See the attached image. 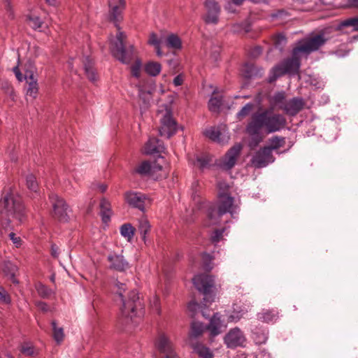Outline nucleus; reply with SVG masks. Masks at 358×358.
<instances>
[{"label":"nucleus","mask_w":358,"mask_h":358,"mask_svg":"<svg viewBox=\"0 0 358 358\" xmlns=\"http://www.w3.org/2000/svg\"><path fill=\"white\" fill-rule=\"evenodd\" d=\"M97 189L100 192L103 193L107 189V185L105 184H99L97 185Z\"/></svg>","instance_id":"680f3d73"},{"label":"nucleus","mask_w":358,"mask_h":358,"mask_svg":"<svg viewBox=\"0 0 358 358\" xmlns=\"http://www.w3.org/2000/svg\"><path fill=\"white\" fill-rule=\"evenodd\" d=\"M194 350L201 358H213V355L209 350L201 344H197L194 347Z\"/></svg>","instance_id":"4c0bfd02"},{"label":"nucleus","mask_w":358,"mask_h":358,"mask_svg":"<svg viewBox=\"0 0 358 358\" xmlns=\"http://www.w3.org/2000/svg\"><path fill=\"white\" fill-rule=\"evenodd\" d=\"M151 307L158 315L161 313L159 301L157 296H155L153 300L151 301Z\"/></svg>","instance_id":"864d4df0"},{"label":"nucleus","mask_w":358,"mask_h":358,"mask_svg":"<svg viewBox=\"0 0 358 358\" xmlns=\"http://www.w3.org/2000/svg\"><path fill=\"white\" fill-rule=\"evenodd\" d=\"M9 237L10 240L13 241V244H15L17 248L20 247L22 245V239L20 238V237L17 236L15 233H10Z\"/></svg>","instance_id":"5fc2aeb1"},{"label":"nucleus","mask_w":358,"mask_h":358,"mask_svg":"<svg viewBox=\"0 0 358 358\" xmlns=\"http://www.w3.org/2000/svg\"><path fill=\"white\" fill-rule=\"evenodd\" d=\"M327 38L324 34H317L313 37L307 38L302 43L299 44L294 48V55L300 52L309 54L311 52L317 50L322 46Z\"/></svg>","instance_id":"1a4fd4ad"},{"label":"nucleus","mask_w":358,"mask_h":358,"mask_svg":"<svg viewBox=\"0 0 358 358\" xmlns=\"http://www.w3.org/2000/svg\"><path fill=\"white\" fill-rule=\"evenodd\" d=\"M195 287L204 295L206 303L213 301L212 288L214 287V279L208 275H196L192 279Z\"/></svg>","instance_id":"6e6552de"},{"label":"nucleus","mask_w":358,"mask_h":358,"mask_svg":"<svg viewBox=\"0 0 358 358\" xmlns=\"http://www.w3.org/2000/svg\"><path fill=\"white\" fill-rule=\"evenodd\" d=\"M222 321L218 313L214 314L208 326L210 335L215 336L221 333Z\"/></svg>","instance_id":"b1692460"},{"label":"nucleus","mask_w":358,"mask_h":358,"mask_svg":"<svg viewBox=\"0 0 358 358\" xmlns=\"http://www.w3.org/2000/svg\"><path fill=\"white\" fill-rule=\"evenodd\" d=\"M204 134L210 140L221 144L227 143L229 140V136L226 131L225 126L211 127L206 129Z\"/></svg>","instance_id":"dca6fc26"},{"label":"nucleus","mask_w":358,"mask_h":358,"mask_svg":"<svg viewBox=\"0 0 358 358\" xmlns=\"http://www.w3.org/2000/svg\"><path fill=\"white\" fill-rule=\"evenodd\" d=\"M120 231L123 237L128 241H131L134 237L135 229L131 224L126 223L121 226Z\"/></svg>","instance_id":"2f4dec72"},{"label":"nucleus","mask_w":358,"mask_h":358,"mask_svg":"<svg viewBox=\"0 0 358 358\" xmlns=\"http://www.w3.org/2000/svg\"><path fill=\"white\" fill-rule=\"evenodd\" d=\"M53 338L57 343H60L64 337L63 328L58 327L55 321L52 322Z\"/></svg>","instance_id":"e433bc0d"},{"label":"nucleus","mask_w":358,"mask_h":358,"mask_svg":"<svg viewBox=\"0 0 358 358\" xmlns=\"http://www.w3.org/2000/svg\"><path fill=\"white\" fill-rule=\"evenodd\" d=\"M343 27H352L354 31H358V17L350 18L342 22Z\"/></svg>","instance_id":"49530a36"},{"label":"nucleus","mask_w":358,"mask_h":358,"mask_svg":"<svg viewBox=\"0 0 358 358\" xmlns=\"http://www.w3.org/2000/svg\"><path fill=\"white\" fill-rule=\"evenodd\" d=\"M24 218V207L21 199L13 193L6 194L0 201V222L8 226L11 222L19 224Z\"/></svg>","instance_id":"7ed1b4c3"},{"label":"nucleus","mask_w":358,"mask_h":358,"mask_svg":"<svg viewBox=\"0 0 358 358\" xmlns=\"http://www.w3.org/2000/svg\"><path fill=\"white\" fill-rule=\"evenodd\" d=\"M278 317L279 313L276 309H264L257 315L258 319L264 322H274Z\"/></svg>","instance_id":"5701e85b"},{"label":"nucleus","mask_w":358,"mask_h":358,"mask_svg":"<svg viewBox=\"0 0 358 358\" xmlns=\"http://www.w3.org/2000/svg\"><path fill=\"white\" fill-rule=\"evenodd\" d=\"M274 161V156L266 146L257 151L251 159L252 164L257 169L265 167Z\"/></svg>","instance_id":"9b49d317"},{"label":"nucleus","mask_w":358,"mask_h":358,"mask_svg":"<svg viewBox=\"0 0 358 358\" xmlns=\"http://www.w3.org/2000/svg\"><path fill=\"white\" fill-rule=\"evenodd\" d=\"M200 308V304L195 301H191L187 306V309L192 313V316H194Z\"/></svg>","instance_id":"8fccbe9b"},{"label":"nucleus","mask_w":358,"mask_h":358,"mask_svg":"<svg viewBox=\"0 0 358 358\" xmlns=\"http://www.w3.org/2000/svg\"><path fill=\"white\" fill-rule=\"evenodd\" d=\"M99 206L102 221L104 223H107L110 220V217L113 215L110 203L106 199L103 198L101 200Z\"/></svg>","instance_id":"4be33fe9"},{"label":"nucleus","mask_w":358,"mask_h":358,"mask_svg":"<svg viewBox=\"0 0 358 358\" xmlns=\"http://www.w3.org/2000/svg\"><path fill=\"white\" fill-rule=\"evenodd\" d=\"M152 176H154V174L162 170V166L157 164V162H152Z\"/></svg>","instance_id":"4d7b16f0"},{"label":"nucleus","mask_w":358,"mask_h":358,"mask_svg":"<svg viewBox=\"0 0 358 358\" xmlns=\"http://www.w3.org/2000/svg\"><path fill=\"white\" fill-rule=\"evenodd\" d=\"M46 2L50 6H55L58 4L59 1L58 0H46Z\"/></svg>","instance_id":"69168bd1"},{"label":"nucleus","mask_w":358,"mask_h":358,"mask_svg":"<svg viewBox=\"0 0 358 358\" xmlns=\"http://www.w3.org/2000/svg\"><path fill=\"white\" fill-rule=\"evenodd\" d=\"M36 306L42 311L46 312L48 310V306L45 302L38 301L36 303Z\"/></svg>","instance_id":"bf43d9fd"},{"label":"nucleus","mask_w":358,"mask_h":358,"mask_svg":"<svg viewBox=\"0 0 358 358\" xmlns=\"http://www.w3.org/2000/svg\"><path fill=\"white\" fill-rule=\"evenodd\" d=\"M110 7L109 18L115 24L118 32L116 35V39L110 41V50L117 59L123 64H129L133 59L134 47L129 46L127 49L124 46V40L126 35L121 31L118 23L122 20V10L124 9V0H108Z\"/></svg>","instance_id":"f03ea898"},{"label":"nucleus","mask_w":358,"mask_h":358,"mask_svg":"<svg viewBox=\"0 0 358 358\" xmlns=\"http://www.w3.org/2000/svg\"><path fill=\"white\" fill-rule=\"evenodd\" d=\"M206 14L203 20L207 24H217L219 22V15L221 11L220 6L215 0H206L204 3Z\"/></svg>","instance_id":"f8f14e48"},{"label":"nucleus","mask_w":358,"mask_h":358,"mask_svg":"<svg viewBox=\"0 0 358 358\" xmlns=\"http://www.w3.org/2000/svg\"><path fill=\"white\" fill-rule=\"evenodd\" d=\"M204 330V326L199 322H193L191 325L189 336L196 338L202 334Z\"/></svg>","instance_id":"c9c22d12"},{"label":"nucleus","mask_w":358,"mask_h":358,"mask_svg":"<svg viewBox=\"0 0 358 358\" xmlns=\"http://www.w3.org/2000/svg\"><path fill=\"white\" fill-rule=\"evenodd\" d=\"M155 48L156 50L157 55L159 56V57H162V51L161 50L160 45L155 46Z\"/></svg>","instance_id":"0e129e2a"},{"label":"nucleus","mask_w":358,"mask_h":358,"mask_svg":"<svg viewBox=\"0 0 358 358\" xmlns=\"http://www.w3.org/2000/svg\"><path fill=\"white\" fill-rule=\"evenodd\" d=\"M84 69L87 78L92 81L95 82L97 80V76L95 70L93 68V63L92 59L87 57L83 60Z\"/></svg>","instance_id":"a878e982"},{"label":"nucleus","mask_w":358,"mask_h":358,"mask_svg":"<svg viewBox=\"0 0 358 358\" xmlns=\"http://www.w3.org/2000/svg\"><path fill=\"white\" fill-rule=\"evenodd\" d=\"M255 105L252 103L245 104L237 113V117L241 120L248 116L254 109Z\"/></svg>","instance_id":"ea45409f"},{"label":"nucleus","mask_w":358,"mask_h":358,"mask_svg":"<svg viewBox=\"0 0 358 358\" xmlns=\"http://www.w3.org/2000/svg\"><path fill=\"white\" fill-rule=\"evenodd\" d=\"M51 250H52V255L54 257H58L57 248L55 245H52Z\"/></svg>","instance_id":"e2e57ef3"},{"label":"nucleus","mask_w":358,"mask_h":358,"mask_svg":"<svg viewBox=\"0 0 358 358\" xmlns=\"http://www.w3.org/2000/svg\"><path fill=\"white\" fill-rule=\"evenodd\" d=\"M27 85L26 95L32 99H36L38 93V85L37 80L34 78V75L27 72L24 76Z\"/></svg>","instance_id":"412c9836"},{"label":"nucleus","mask_w":358,"mask_h":358,"mask_svg":"<svg viewBox=\"0 0 358 358\" xmlns=\"http://www.w3.org/2000/svg\"><path fill=\"white\" fill-rule=\"evenodd\" d=\"M165 148L156 138H150L143 147L142 152L145 155H152L164 152Z\"/></svg>","instance_id":"6ab92c4d"},{"label":"nucleus","mask_w":358,"mask_h":358,"mask_svg":"<svg viewBox=\"0 0 358 358\" xmlns=\"http://www.w3.org/2000/svg\"><path fill=\"white\" fill-rule=\"evenodd\" d=\"M166 46L173 49H180L182 46L181 40L178 36L174 34L168 35L166 40Z\"/></svg>","instance_id":"c756f323"},{"label":"nucleus","mask_w":358,"mask_h":358,"mask_svg":"<svg viewBox=\"0 0 358 358\" xmlns=\"http://www.w3.org/2000/svg\"><path fill=\"white\" fill-rule=\"evenodd\" d=\"M126 201L131 206L144 210L147 198L141 192H129L124 195Z\"/></svg>","instance_id":"f3484780"},{"label":"nucleus","mask_w":358,"mask_h":358,"mask_svg":"<svg viewBox=\"0 0 358 358\" xmlns=\"http://www.w3.org/2000/svg\"><path fill=\"white\" fill-rule=\"evenodd\" d=\"M162 66L157 62H150L145 66V72L151 76H156L159 74Z\"/></svg>","instance_id":"c85d7f7f"},{"label":"nucleus","mask_w":358,"mask_h":358,"mask_svg":"<svg viewBox=\"0 0 358 358\" xmlns=\"http://www.w3.org/2000/svg\"><path fill=\"white\" fill-rule=\"evenodd\" d=\"M148 44L155 46L160 45L161 41L158 39L157 36L155 33H151L149 36V39L148 41Z\"/></svg>","instance_id":"3c124183"},{"label":"nucleus","mask_w":358,"mask_h":358,"mask_svg":"<svg viewBox=\"0 0 358 358\" xmlns=\"http://www.w3.org/2000/svg\"><path fill=\"white\" fill-rule=\"evenodd\" d=\"M224 343L229 348L243 347L246 341L245 337L240 329H231L224 336Z\"/></svg>","instance_id":"ddd939ff"},{"label":"nucleus","mask_w":358,"mask_h":358,"mask_svg":"<svg viewBox=\"0 0 358 358\" xmlns=\"http://www.w3.org/2000/svg\"><path fill=\"white\" fill-rule=\"evenodd\" d=\"M108 261L110 262V268L124 271L129 268V264L122 255L110 254L108 256Z\"/></svg>","instance_id":"aec40b11"},{"label":"nucleus","mask_w":358,"mask_h":358,"mask_svg":"<svg viewBox=\"0 0 358 358\" xmlns=\"http://www.w3.org/2000/svg\"><path fill=\"white\" fill-rule=\"evenodd\" d=\"M136 172L142 176H145V175L152 176V164H151V162H148V161L143 162L136 168Z\"/></svg>","instance_id":"72a5a7b5"},{"label":"nucleus","mask_w":358,"mask_h":358,"mask_svg":"<svg viewBox=\"0 0 358 358\" xmlns=\"http://www.w3.org/2000/svg\"><path fill=\"white\" fill-rule=\"evenodd\" d=\"M299 54L294 55V49L292 52V57L284 60L280 64L275 66L272 72L274 78L270 79V82L275 80L285 73H296L300 67V59L298 56Z\"/></svg>","instance_id":"0eeeda50"},{"label":"nucleus","mask_w":358,"mask_h":358,"mask_svg":"<svg viewBox=\"0 0 358 358\" xmlns=\"http://www.w3.org/2000/svg\"><path fill=\"white\" fill-rule=\"evenodd\" d=\"M155 345L161 354V358H179L174 351L172 342L165 334L159 335Z\"/></svg>","instance_id":"9d476101"},{"label":"nucleus","mask_w":358,"mask_h":358,"mask_svg":"<svg viewBox=\"0 0 358 358\" xmlns=\"http://www.w3.org/2000/svg\"><path fill=\"white\" fill-rule=\"evenodd\" d=\"M222 104V96H212L208 102L209 110L212 112H218Z\"/></svg>","instance_id":"f704fd0d"},{"label":"nucleus","mask_w":358,"mask_h":358,"mask_svg":"<svg viewBox=\"0 0 358 358\" xmlns=\"http://www.w3.org/2000/svg\"><path fill=\"white\" fill-rule=\"evenodd\" d=\"M242 148L243 145L241 143H236L231 147L223 157L220 164L221 166L226 170L233 168L236 163Z\"/></svg>","instance_id":"2eb2a0df"},{"label":"nucleus","mask_w":358,"mask_h":358,"mask_svg":"<svg viewBox=\"0 0 358 358\" xmlns=\"http://www.w3.org/2000/svg\"><path fill=\"white\" fill-rule=\"evenodd\" d=\"M141 62L140 60H136L131 66V71L133 76L138 78L141 73Z\"/></svg>","instance_id":"de8ad7c7"},{"label":"nucleus","mask_w":358,"mask_h":358,"mask_svg":"<svg viewBox=\"0 0 358 358\" xmlns=\"http://www.w3.org/2000/svg\"><path fill=\"white\" fill-rule=\"evenodd\" d=\"M27 20L28 24L34 29H40L42 27L43 22L37 16L29 15Z\"/></svg>","instance_id":"58836bf2"},{"label":"nucleus","mask_w":358,"mask_h":358,"mask_svg":"<svg viewBox=\"0 0 358 358\" xmlns=\"http://www.w3.org/2000/svg\"><path fill=\"white\" fill-rule=\"evenodd\" d=\"M16 266L10 262H6L2 266V270L6 275H9L11 278L14 277L15 272L16 271Z\"/></svg>","instance_id":"a19ab883"},{"label":"nucleus","mask_w":358,"mask_h":358,"mask_svg":"<svg viewBox=\"0 0 358 358\" xmlns=\"http://www.w3.org/2000/svg\"><path fill=\"white\" fill-rule=\"evenodd\" d=\"M161 126L159 128V134L169 138L176 134L178 129V124L173 118L172 111L169 106H162L158 111Z\"/></svg>","instance_id":"423d86ee"},{"label":"nucleus","mask_w":358,"mask_h":358,"mask_svg":"<svg viewBox=\"0 0 358 358\" xmlns=\"http://www.w3.org/2000/svg\"><path fill=\"white\" fill-rule=\"evenodd\" d=\"M0 300L5 303H10V298L7 292L2 287H0Z\"/></svg>","instance_id":"603ef678"},{"label":"nucleus","mask_w":358,"mask_h":358,"mask_svg":"<svg viewBox=\"0 0 358 358\" xmlns=\"http://www.w3.org/2000/svg\"><path fill=\"white\" fill-rule=\"evenodd\" d=\"M285 99V93L284 92H279L272 96L271 101L273 106H278L279 109L282 110V107H283L286 103Z\"/></svg>","instance_id":"473e14b6"},{"label":"nucleus","mask_w":358,"mask_h":358,"mask_svg":"<svg viewBox=\"0 0 358 358\" xmlns=\"http://www.w3.org/2000/svg\"><path fill=\"white\" fill-rule=\"evenodd\" d=\"M285 143L286 141L285 137L274 136L268 139V145L266 147L268 148L269 150L272 152L273 150L275 151L280 148H283Z\"/></svg>","instance_id":"bb28decb"},{"label":"nucleus","mask_w":358,"mask_h":358,"mask_svg":"<svg viewBox=\"0 0 358 358\" xmlns=\"http://www.w3.org/2000/svg\"><path fill=\"white\" fill-rule=\"evenodd\" d=\"M224 231V228L215 230L211 236V241L215 243H218L220 240H222Z\"/></svg>","instance_id":"09e8293b"},{"label":"nucleus","mask_w":358,"mask_h":358,"mask_svg":"<svg viewBox=\"0 0 358 358\" xmlns=\"http://www.w3.org/2000/svg\"><path fill=\"white\" fill-rule=\"evenodd\" d=\"M36 290H37L38 294L43 298H48L52 293V292L50 289H49L45 285H42V284L37 285Z\"/></svg>","instance_id":"37998d69"},{"label":"nucleus","mask_w":358,"mask_h":358,"mask_svg":"<svg viewBox=\"0 0 358 358\" xmlns=\"http://www.w3.org/2000/svg\"><path fill=\"white\" fill-rule=\"evenodd\" d=\"M138 229L141 235L142 239L145 242L146 234L150 230V224L145 217H141L139 219Z\"/></svg>","instance_id":"7c9ffc66"},{"label":"nucleus","mask_w":358,"mask_h":358,"mask_svg":"<svg viewBox=\"0 0 358 358\" xmlns=\"http://www.w3.org/2000/svg\"><path fill=\"white\" fill-rule=\"evenodd\" d=\"M4 7L8 11L10 10V5L9 0H3Z\"/></svg>","instance_id":"338daca9"},{"label":"nucleus","mask_w":358,"mask_h":358,"mask_svg":"<svg viewBox=\"0 0 358 358\" xmlns=\"http://www.w3.org/2000/svg\"><path fill=\"white\" fill-rule=\"evenodd\" d=\"M262 53V48L259 46L255 47L251 51V55L252 57H257Z\"/></svg>","instance_id":"052dcab7"},{"label":"nucleus","mask_w":358,"mask_h":358,"mask_svg":"<svg viewBox=\"0 0 358 358\" xmlns=\"http://www.w3.org/2000/svg\"><path fill=\"white\" fill-rule=\"evenodd\" d=\"M183 83V76L180 74V75H178L174 79H173V84L176 85V86H180Z\"/></svg>","instance_id":"13d9d810"},{"label":"nucleus","mask_w":358,"mask_h":358,"mask_svg":"<svg viewBox=\"0 0 358 358\" xmlns=\"http://www.w3.org/2000/svg\"><path fill=\"white\" fill-rule=\"evenodd\" d=\"M211 159L208 155H196L192 159H189V162L194 164V166L201 170H203L208 167Z\"/></svg>","instance_id":"393cba45"},{"label":"nucleus","mask_w":358,"mask_h":358,"mask_svg":"<svg viewBox=\"0 0 358 358\" xmlns=\"http://www.w3.org/2000/svg\"><path fill=\"white\" fill-rule=\"evenodd\" d=\"M248 308H244L243 309H239V308L237 306V305H234V313L236 314L232 315L231 317L232 319H236V320H240L241 317H243V315H245L246 313H248Z\"/></svg>","instance_id":"c03bdc74"},{"label":"nucleus","mask_w":358,"mask_h":358,"mask_svg":"<svg viewBox=\"0 0 358 358\" xmlns=\"http://www.w3.org/2000/svg\"><path fill=\"white\" fill-rule=\"evenodd\" d=\"M138 96L140 100L143 101V104L140 105L141 113L145 110L150 105L151 100V93L148 90H144L142 87H138Z\"/></svg>","instance_id":"cd10ccee"},{"label":"nucleus","mask_w":358,"mask_h":358,"mask_svg":"<svg viewBox=\"0 0 358 358\" xmlns=\"http://www.w3.org/2000/svg\"><path fill=\"white\" fill-rule=\"evenodd\" d=\"M234 199L229 193H218L217 208L210 207L208 212V224H216L220 222V218L227 213H229L231 217L237 213V206L234 204Z\"/></svg>","instance_id":"39448f33"},{"label":"nucleus","mask_w":358,"mask_h":358,"mask_svg":"<svg viewBox=\"0 0 358 358\" xmlns=\"http://www.w3.org/2000/svg\"><path fill=\"white\" fill-rule=\"evenodd\" d=\"M352 6L358 7V0H348Z\"/></svg>","instance_id":"774afa93"},{"label":"nucleus","mask_w":358,"mask_h":358,"mask_svg":"<svg viewBox=\"0 0 358 358\" xmlns=\"http://www.w3.org/2000/svg\"><path fill=\"white\" fill-rule=\"evenodd\" d=\"M50 201L52 204L55 216L62 222L68 220L69 207L66 202L57 195H51L50 196Z\"/></svg>","instance_id":"4468645a"},{"label":"nucleus","mask_w":358,"mask_h":358,"mask_svg":"<svg viewBox=\"0 0 358 358\" xmlns=\"http://www.w3.org/2000/svg\"><path fill=\"white\" fill-rule=\"evenodd\" d=\"M118 298L122 303L121 312L124 317L129 318L131 321L136 322V318H141L143 315V308L141 302L139 300L138 293L133 290L129 292L128 299L124 300L123 291L126 289V285L123 283L117 282L116 284Z\"/></svg>","instance_id":"20e7f679"},{"label":"nucleus","mask_w":358,"mask_h":358,"mask_svg":"<svg viewBox=\"0 0 358 358\" xmlns=\"http://www.w3.org/2000/svg\"><path fill=\"white\" fill-rule=\"evenodd\" d=\"M286 124V118L282 115L273 113L269 110L254 113L245 128L250 137L249 147L254 149L266 135L282 130Z\"/></svg>","instance_id":"f257e3e1"},{"label":"nucleus","mask_w":358,"mask_h":358,"mask_svg":"<svg viewBox=\"0 0 358 358\" xmlns=\"http://www.w3.org/2000/svg\"><path fill=\"white\" fill-rule=\"evenodd\" d=\"M304 106V102L301 98H293L285 103L282 110L288 115L295 116Z\"/></svg>","instance_id":"a211bd4d"},{"label":"nucleus","mask_w":358,"mask_h":358,"mask_svg":"<svg viewBox=\"0 0 358 358\" xmlns=\"http://www.w3.org/2000/svg\"><path fill=\"white\" fill-rule=\"evenodd\" d=\"M217 187H218V193H220V192L228 193L229 186L225 182L220 181L217 184Z\"/></svg>","instance_id":"6e6d98bb"},{"label":"nucleus","mask_w":358,"mask_h":358,"mask_svg":"<svg viewBox=\"0 0 358 358\" xmlns=\"http://www.w3.org/2000/svg\"><path fill=\"white\" fill-rule=\"evenodd\" d=\"M20 351L22 354L27 355V356L34 355L35 353V349H34V346L29 343L23 344L21 346Z\"/></svg>","instance_id":"a18cd8bd"},{"label":"nucleus","mask_w":358,"mask_h":358,"mask_svg":"<svg viewBox=\"0 0 358 358\" xmlns=\"http://www.w3.org/2000/svg\"><path fill=\"white\" fill-rule=\"evenodd\" d=\"M26 181L28 189H30L31 191L36 192L38 189V183L35 176L33 175L27 176Z\"/></svg>","instance_id":"79ce46f5"}]
</instances>
